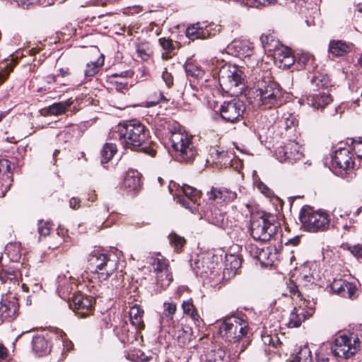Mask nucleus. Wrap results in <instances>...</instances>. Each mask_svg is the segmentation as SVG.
<instances>
[{
    "instance_id": "6e6d98bb",
    "label": "nucleus",
    "mask_w": 362,
    "mask_h": 362,
    "mask_svg": "<svg viewBox=\"0 0 362 362\" xmlns=\"http://www.w3.org/2000/svg\"><path fill=\"white\" fill-rule=\"evenodd\" d=\"M291 54H292L291 51L287 47H282L281 49H275V58L278 60H280V57L286 58Z\"/></svg>"
},
{
    "instance_id": "37998d69",
    "label": "nucleus",
    "mask_w": 362,
    "mask_h": 362,
    "mask_svg": "<svg viewBox=\"0 0 362 362\" xmlns=\"http://www.w3.org/2000/svg\"><path fill=\"white\" fill-rule=\"evenodd\" d=\"M70 100H67L65 103H56L50 105L48 108V112L51 115H61L65 112L66 110L71 105Z\"/></svg>"
},
{
    "instance_id": "412c9836",
    "label": "nucleus",
    "mask_w": 362,
    "mask_h": 362,
    "mask_svg": "<svg viewBox=\"0 0 362 362\" xmlns=\"http://www.w3.org/2000/svg\"><path fill=\"white\" fill-rule=\"evenodd\" d=\"M0 180L2 182L0 195L5 196L13 182L10 162L6 159H0Z\"/></svg>"
},
{
    "instance_id": "052dcab7",
    "label": "nucleus",
    "mask_w": 362,
    "mask_h": 362,
    "mask_svg": "<svg viewBox=\"0 0 362 362\" xmlns=\"http://www.w3.org/2000/svg\"><path fill=\"white\" fill-rule=\"evenodd\" d=\"M247 250L250 253V255L258 260L259 252H261V249L257 247L255 245H248Z\"/></svg>"
},
{
    "instance_id": "c9c22d12",
    "label": "nucleus",
    "mask_w": 362,
    "mask_h": 362,
    "mask_svg": "<svg viewBox=\"0 0 362 362\" xmlns=\"http://www.w3.org/2000/svg\"><path fill=\"white\" fill-rule=\"evenodd\" d=\"M182 308L185 315L189 316L194 322H199L200 317L192 299L184 300L182 303Z\"/></svg>"
},
{
    "instance_id": "2f4dec72",
    "label": "nucleus",
    "mask_w": 362,
    "mask_h": 362,
    "mask_svg": "<svg viewBox=\"0 0 362 362\" xmlns=\"http://www.w3.org/2000/svg\"><path fill=\"white\" fill-rule=\"evenodd\" d=\"M150 264L153 267V272L156 273V276L158 275L159 273H163L170 270L168 260L160 254L156 257H151Z\"/></svg>"
},
{
    "instance_id": "4c0bfd02",
    "label": "nucleus",
    "mask_w": 362,
    "mask_h": 362,
    "mask_svg": "<svg viewBox=\"0 0 362 362\" xmlns=\"http://www.w3.org/2000/svg\"><path fill=\"white\" fill-rule=\"evenodd\" d=\"M156 285L160 289H165L173 281V275L170 270L163 273H159L156 276Z\"/></svg>"
},
{
    "instance_id": "9d476101",
    "label": "nucleus",
    "mask_w": 362,
    "mask_h": 362,
    "mask_svg": "<svg viewBox=\"0 0 362 362\" xmlns=\"http://www.w3.org/2000/svg\"><path fill=\"white\" fill-rule=\"evenodd\" d=\"M360 344L358 336L354 333L341 334L334 339L331 349L334 356L347 359L356 354Z\"/></svg>"
},
{
    "instance_id": "c03bdc74",
    "label": "nucleus",
    "mask_w": 362,
    "mask_h": 362,
    "mask_svg": "<svg viewBox=\"0 0 362 362\" xmlns=\"http://www.w3.org/2000/svg\"><path fill=\"white\" fill-rule=\"evenodd\" d=\"M185 72L187 76H192L195 78H202L204 71L194 64H187L185 66Z\"/></svg>"
},
{
    "instance_id": "ea45409f",
    "label": "nucleus",
    "mask_w": 362,
    "mask_h": 362,
    "mask_svg": "<svg viewBox=\"0 0 362 362\" xmlns=\"http://www.w3.org/2000/svg\"><path fill=\"white\" fill-rule=\"evenodd\" d=\"M292 362H312L311 351L307 346L301 347Z\"/></svg>"
},
{
    "instance_id": "864d4df0",
    "label": "nucleus",
    "mask_w": 362,
    "mask_h": 362,
    "mask_svg": "<svg viewBox=\"0 0 362 362\" xmlns=\"http://www.w3.org/2000/svg\"><path fill=\"white\" fill-rule=\"evenodd\" d=\"M50 231L49 223L44 222L43 221H39L38 232L40 235L46 236L49 235Z\"/></svg>"
},
{
    "instance_id": "4be33fe9",
    "label": "nucleus",
    "mask_w": 362,
    "mask_h": 362,
    "mask_svg": "<svg viewBox=\"0 0 362 362\" xmlns=\"http://www.w3.org/2000/svg\"><path fill=\"white\" fill-rule=\"evenodd\" d=\"M211 27H204V23H197L187 27L186 35L192 40L195 39H206L216 35V33H211Z\"/></svg>"
},
{
    "instance_id": "72a5a7b5",
    "label": "nucleus",
    "mask_w": 362,
    "mask_h": 362,
    "mask_svg": "<svg viewBox=\"0 0 362 362\" xmlns=\"http://www.w3.org/2000/svg\"><path fill=\"white\" fill-rule=\"evenodd\" d=\"M311 85L314 92L328 91L327 87L329 85V81L326 76L317 75L311 80Z\"/></svg>"
},
{
    "instance_id": "2eb2a0df",
    "label": "nucleus",
    "mask_w": 362,
    "mask_h": 362,
    "mask_svg": "<svg viewBox=\"0 0 362 362\" xmlns=\"http://www.w3.org/2000/svg\"><path fill=\"white\" fill-rule=\"evenodd\" d=\"M228 54L245 58L250 57L253 53L252 44L247 40H234L225 49Z\"/></svg>"
},
{
    "instance_id": "a18cd8bd",
    "label": "nucleus",
    "mask_w": 362,
    "mask_h": 362,
    "mask_svg": "<svg viewBox=\"0 0 362 362\" xmlns=\"http://www.w3.org/2000/svg\"><path fill=\"white\" fill-rule=\"evenodd\" d=\"M170 243L175 247L176 250L181 248L185 243V240L183 237L177 235L175 233H171L169 236Z\"/></svg>"
},
{
    "instance_id": "7ed1b4c3",
    "label": "nucleus",
    "mask_w": 362,
    "mask_h": 362,
    "mask_svg": "<svg viewBox=\"0 0 362 362\" xmlns=\"http://www.w3.org/2000/svg\"><path fill=\"white\" fill-rule=\"evenodd\" d=\"M88 262L92 272L100 279L106 280L117 269L119 257L114 252L97 249L90 253Z\"/></svg>"
},
{
    "instance_id": "0eeeda50",
    "label": "nucleus",
    "mask_w": 362,
    "mask_h": 362,
    "mask_svg": "<svg viewBox=\"0 0 362 362\" xmlns=\"http://www.w3.org/2000/svg\"><path fill=\"white\" fill-rule=\"evenodd\" d=\"M299 220L305 230L313 233L326 230L330 224L327 212L315 211L308 206H304L300 211Z\"/></svg>"
},
{
    "instance_id": "e2e57ef3",
    "label": "nucleus",
    "mask_w": 362,
    "mask_h": 362,
    "mask_svg": "<svg viewBox=\"0 0 362 362\" xmlns=\"http://www.w3.org/2000/svg\"><path fill=\"white\" fill-rule=\"evenodd\" d=\"M81 199L76 197H72L69 200V206L73 209H78L81 206Z\"/></svg>"
},
{
    "instance_id": "f257e3e1",
    "label": "nucleus",
    "mask_w": 362,
    "mask_h": 362,
    "mask_svg": "<svg viewBox=\"0 0 362 362\" xmlns=\"http://www.w3.org/2000/svg\"><path fill=\"white\" fill-rule=\"evenodd\" d=\"M254 105L263 109L276 108L283 103L284 91L279 84L271 80L259 79L251 92Z\"/></svg>"
},
{
    "instance_id": "1a4fd4ad",
    "label": "nucleus",
    "mask_w": 362,
    "mask_h": 362,
    "mask_svg": "<svg viewBox=\"0 0 362 362\" xmlns=\"http://www.w3.org/2000/svg\"><path fill=\"white\" fill-rule=\"evenodd\" d=\"M279 225L273 216L263 215L252 217L250 221V231L252 238L257 241L266 242L276 235Z\"/></svg>"
},
{
    "instance_id": "bb28decb",
    "label": "nucleus",
    "mask_w": 362,
    "mask_h": 362,
    "mask_svg": "<svg viewBox=\"0 0 362 362\" xmlns=\"http://www.w3.org/2000/svg\"><path fill=\"white\" fill-rule=\"evenodd\" d=\"M201 361L202 362H230V356L221 348L208 351L202 355Z\"/></svg>"
},
{
    "instance_id": "49530a36",
    "label": "nucleus",
    "mask_w": 362,
    "mask_h": 362,
    "mask_svg": "<svg viewBox=\"0 0 362 362\" xmlns=\"http://www.w3.org/2000/svg\"><path fill=\"white\" fill-rule=\"evenodd\" d=\"M352 148L355 151L357 157L362 161V137L352 139L351 140ZM360 163V165H361Z\"/></svg>"
},
{
    "instance_id": "3c124183",
    "label": "nucleus",
    "mask_w": 362,
    "mask_h": 362,
    "mask_svg": "<svg viewBox=\"0 0 362 362\" xmlns=\"http://www.w3.org/2000/svg\"><path fill=\"white\" fill-rule=\"evenodd\" d=\"M245 4L249 6L258 8L260 6H268L274 4L276 0H244Z\"/></svg>"
},
{
    "instance_id": "c85d7f7f",
    "label": "nucleus",
    "mask_w": 362,
    "mask_h": 362,
    "mask_svg": "<svg viewBox=\"0 0 362 362\" xmlns=\"http://www.w3.org/2000/svg\"><path fill=\"white\" fill-rule=\"evenodd\" d=\"M277 259V250L274 247H267L261 249L259 252L258 260L266 267L272 266Z\"/></svg>"
},
{
    "instance_id": "603ef678",
    "label": "nucleus",
    "mask_w": 362,
    "mask_h": 362,
    "mask_svg": "<svg viewBox=\"0 0 362 362\" xmlns=\"http://www.w3.org/2000/svg\"><path fill=\"white\" fill-rule=\"evenodd\" d=\"M162 79L165 83V86L170 88L173 86L174 79L171 72H169L167 68H165L162 71L161 75Z\"/></svg>"
},
{
    "instance_id": "6ab92c4d",
    "label": "nucleus",
    "mask_w": 362,
    "mask_h": 362,
    "mask_svg": "<svg viewBox=\"0 0 362 362\" xmlns=\"http://www.w3.org/2000/svg\"><path fill=\"white\" fill-rule=\"evenodd\" d=\"M51 336L49 334L45 335L38 334L35 336L32 340V349L36 356H42L48 354L51 350Z\"/></svg>"
},
{
    "instance_id": "0e129e2a",
    "label": "nucleus",
    "mask_w": 362,
    "mask_h": 362,
    "mask_svg": "<svg viewBox=\"0 0 362 362\" xmlns=\"http://www.w3.org/2000/svg\"><path fill=\"white\" fill-rule=\"evenodd\" d=\"M351 253L357 258H362V245H357L351 250Z\"/></svg>"
},
{
    "instance_id": "a19ab883",
    "label": "nucleus",
    "mask_w": 362,
    "mask_h": 362,
    "mask_svg": "<svg viewBox=\"0 0 362 362\" xmlns=\"http://www.w3.org/2000/svg\"><path fill=\"white\" fill-rule=\"evenodd\" d=\"M177 343L181 347H188L192 341V332L191 329H181L178 331Z\"/></svg>"
},
{
    "instance_id": "680f3d73",
    "label": "nucleus",
    "mask_w": 362,
    "mask_h": 362,
    "mask_svg": "<svg viewBox=\"0 0 362 362\" xmlns=\"http://www.w3.org/2000/svg\"><path fill=\"white\" fill-rule=\"evenodd\" d=\"M264 344L268 343L269 345L276 347L279 344H280L279 339L277 337H269L267 336L264 339Z\"/></svg>"
},
{
    "instance_id": "9b49d317",
    "label": "nucleus",
    "mask_w": 362,
    "mask_h": 362,
    "mask_svg": "<svg viewBox=\"0 0 362 362\" xmlns=\"http://www.w3.org/2000/svg\"><path fill=\"white\" fill-rule=\"evenodd\" d=\"M301 146L295 141H290L283 146L277 148L275 156L280 162L293 163L300 160L303 156Z\"/></svg>"
},
{
    "instance_id": "39448f33",
    "label": "nucleus",
    "mask_w": 362,
    "mask_h": 362,
    "mask_svg": "<svg viewBox=\"0 0 362 362\" xmlns=\"http://www.w3.org/2000/svg\"><path fill=\"white\" fill-rule=\"evenodd\" d=\"M168 189L175 200L182 206L192 214L199 213L198 200L200 199V192L199 190L187 185L180 186L173 181L170 182Z\"/></svg>"
},
{
    "instance_id": "13d9d810",
    "label": "nucleus",
    "mask_w": 362,
    "mask_h": 362,
    "mask_svg": "<svg viewBox=\"0 0 362 362\" xmlns=\"http://www.w3.org/2000/svg\"><path fill=\"white\" fill-rule=\"evenodd\" d=\"M279 61L280 62L281 66H283L284 68H288L290 66L293 64L295 59L294 57L292 54H291L290 56H288L286 58L280 57V60Z\"/></svg>"
},
{
    "instance_id": "5fc2aeb1",
    "label": "nucleus",
    "mask_w": 362,
    "mask_h": 362,
    "mask_svg": "<svg viewBox=\"0 0 362 362\" xmlns=\"http://www.w3.org/2000/svg\"><path fill=\"white\" fill-rule=\"evenodd\" d=\"M59 337V341L62 344L64 349L66 351H69L73 347V344L71 341H69L64 333L61 332L58 336Z\"/></svg>"
},
{
    "instance_id": "de8ad7c7",
    "label": "nucleus",
    "mask_w": 362,
    "mask_h": 362,
    "mask_svg": "<svg viewBox=\"0 0 362 362\" xmlns=\"http://www.w3.org/2000/svg\"><path fill=\"white\" fill-rule=\"evenodd\" d=\"M13 60L14 57L12 56L11 62L6 63L4 67L1 68V70L0 71V83H3L6 79L8 74L12 71L14 65L11 64V62Z\"/></svg>"
},
{
    "instance_id": "cd10ccee",
    "label": "nucleus",
    "mask_w": 362,
    "mask_h": 362,
    "mask_svg": "<svg viewBox=\"0 0 362 362\" xmlns=\"http://www.w3.org/2000/svg\"><path fill=\"white\" fill-rule=\"evenodd\" d=\"M177 306L174 302L163 303V312L160 317V324L162 327H165L173 322Z\"/></svg>"
},
{
    "instance_id": "f03ea898",
    "label": "nucleus",
    "mask_w": 362,
    "mask_h": 362,
    "mask_svg": "<svg viewBox=\"0 0 362 362\" xmlns=\"http://www.w3.org/2000/svg\"><path fill=\"white\" fill-rule=\"evenodd\" d=\"M117 133L124 146L132 150H138L147 139L146 127L136 119L120 123Z\"/></svg>"
},
{
    "instance_id": "4d7b16f0",
    "label": "nucleus",
    "mask_w": 362,
    "mask_h": 362,
    "mask_svg": "<svg viewBox=\"0 0 362 362\" xmlns=\"http://www.w3.org/2000/svg\"><path fill=\"white\" fill-rule=\"evenodd\" d=\"M136 53L137 56L144 61H147L149 58L148 53L144 45H137Z\"/></svg>"
},
{
    "instance_id": "79ce46f5",
    "label": "nucleus",
    "mask_w": 362,
    "mask_h": 362,
    "mask_svg": "<svg viewBox=\"0 0 362 362\" xmlns=\"http://www.w3.org/2000/svg\"><path fill=\"white\" fill-rule=\"evenodd\" d=\"M103 62L104 58L102 56L101 59L99 58L97 62L88 63L84 71L86 77H92L96 74L99 71L100 66L103 64Z\"/></svg>"
},
{
    "instance_id": "c756f323",
    "label": "nucleus",
    "mask_w": 362,
    "mask_h": 362,
    "mask_svg": "<svg viewBox=\"0 0 362 362\" xmlns=\"http://www.w3.org/2000/svg\"><path fill=\"white\" fill-rule=\"evenodd\" d=\"M143 315L144 310L138 305H134L129 309L130 322L136 330L142 329L144 327Z\"/></svg>"
},
{
    "instance_id": "423d86ee",
    "label": "nucleus",
    "mask_w": 362,
    "mask_h": 362,
    "mask_svg": "<svg viewBox=\"0 0 362 362\" xmlns=\"http://www.w3.org/2000/svg\"><path fill=\"white\" fill-rule=\"evenodd\" d=\"M170 140L179 162L190 163L194 160L197 151L191 136L180 131H174L170 133Z\"/></svg>"
},
{
    "instance_id": "4468645a",
    "label": "nucleus",
    "mask_w": 362,
    "mask_h": 362,
    "mask_svg": "<svg viewBox=\"0 0 362 362\" xmlns=\"http://www.w3.org/2000/svg\"><path fill=\"white\" fill-rule=\"evenodd\" d=\"M69 307L81 318L90 315L93 310L92 300L82 293L74 294Z\"/></svg>"
},
{
    "instance_id": "f8f14e48",
    "label": "nucleus",
    "mask_w": 362,
    "mask_h": 362,
    "mask_svg": "<svg viewBox=\"0 0 362 362\" xmlns=\"http://www.w3.org/2000/svg\"><path fill=\"white\" fill-rule=\"evenodd\" d=\"M245 110V106L243 101L233 99L228 102H224L221 108V117L226 122H235L243 117Z\"/></svg>"
},
{
    "instance_id": "aec40b11",
    "label": "nucleus",
    "mask_w": 362,
    "mask_h": 362,
    "mask_svg": "<svg viewBox=\"0 0 362 362\" xmlns=\"http://www.w3.org/2000/svg\"><path fill=\"white\" fill-rule=\"evenodd\" d=\"M237 197L235 192L227 188L212 187L208 192L209 200L216 204L228 203L233 201Z\"/></svg>"
},
{
    "instance_id": "6e6552de",
    "label": "nucleus",
    "mask_w": 362,
    "mask_h": 362,
    "mask_svg": "<svg viewBox=\"0 0 362 362\" xmlns=\"http://www.w3.org/2000/svg\"><path fill=\"white\" fill-rule=\"evenodd\" d=\"M248 322L238 316L232 315L224 319L219 326L218 333L226 341L230 343L239 341L248 332Z\"/></svg>"
},
{
    "instance_id": "a878e982",
    "label": "nucleus",
    "mask_w": 362,
    "mask_h": 362,
    "mask_svg": "<svg viewBox=\"0 0 362 362\" xmlns=\"http://www.w3.org/2000/svg\"><path fill=\"white\" fill-rule=\"evenodd\" d=\"M351 44L343 40H332L329 42L328 52L332 57H344L350 52Z\"/></svg>"
},
{
    "instance_id": "338daca9",
    "label": "nucleus",
    "mask_w": 362,
    "mask_h": 362,
    "mask_svg": "<svg viewBox=\"0 0 362 362\" xmlns=\"http://www.w3.org/2000/svg\"><path fill=\"white\" fill-rule=\"evenodd\" d=\"M312 59V56L308 54H303L298 57V61L303 64H306Z\"/></svg>"
},
{
    "instance_id": "5701e85b",
    "label": "nucleus",
    "mask_w": 362,
    "mask_h": 362,
    "mask_svg": "<svg viewBox=\"0 0 362 362\" xmlns=\"http://www.w3.org/2000/svg\"><path fill=\"white\" fill-rule=\"evenodd\" d=\"M76 285V280L71 275L66 274L59 275L57 278V293L59 296L66 299L69 298V295L74 290Z\"/></svg>"
},
{
    "instance_id": "e433bc0d",
    "label": "nucleus",
    "mask_w": 362,
    "mask_h": 362,
    "mask_svg": "<svg viewBox=\"0 0 362 362\" xmlns=\"http://www.w3.org/2000/svg\"><path fill=\"white\" fill-rule=\"evenodd\" d=\"M158 42L160 45L165 50V52L162 53V58L163 59H168L171 58L172 56L175 54L173 52L175 47L172 40L165 37H161L158 40Z\"/></svg>"
},
{
    "instance_id": "f704fd0d",
    "label": "nucleus",
    "mask_w": 362,
    "mask_h": 362,
    "mask_svg": "<svg viewBox=\"0 0 362 362\" xmlns=\"http://www.w3.org/2000/svg\"><path fill=\"white\" fill-rule=\"evenodd\" d=\"M117 149L115 144L112 143L105 144L100 151L101 163L103 164L107 163L114 155L117 153Z\"/></svg>"
},
{
    "instance_id": "58836bf2",
    "label": "nucleus",
    "mask_w": 362,
    "mask_h": 362,
    "mask_svg": "<svg viewBox=\"0 0 362 362\" xmlns=\"http://www.w3.org/2000/svg\"><path fill=\"white\" fill-rule=\"evenodd\" d=\"M260 41L264 49L268 51L276 49L279 44L278 41L275 40V37L270 33L262 34Z\"/></svg>"
},
{
    "instance_id": "473e14b6",
    "label": "nucleus",
    "mask_w": 362,
    "mask_h": 362,
    "mask_svg": "<svg viewBox=\"0 0 362 362\" xmlns=\"http://www.w3.org/2000/svg\"><path fill=\"white\" fill-rule=\"evenodd\" d=\"M18 306L15 300L5 302L1 303L0 312L4 318L11 321L14 319L16 315Z\"/></svg>"
},
{
    "instance_id": "69168bd1",
    "label": "nucleus",
    "mask_w": 362,
    "mask_h": 362,
    "mask_svg": "<svg viewBox=\"0 0 362 362\" xmlns=\"http://www.w3.org/2000/svg\"><path fill=\"white\" fill-rule=\"evenodd\" d=\"M139 150L143 151L144 153L149 155L151 157H154L156 153V151L151 146H144L139 148Z\"/></svg>"
},
{
    "instance_id": "393cba45",
    "label": "nucleus",
    "mask_w": 362,
    "mask_h": 362,
    "mask_svg": "<svg viewBox=\"0 0 362 362\" xmlns=\"http://www.w3.org/2000/svg\"><path fill=\"white\" fill-rule=\"evenodd\" d=\"M332 99L328 91H320L309 94L306 97L308 105L315 109H322L332 102Z\"/></svg>"
},
{
    "instance_id": "a211bd4d",
    "label": "nucleus",
    "mask_w": 362,
    "mask_h": 362,
    "mask_svg": "<svg viewBox=\"0 0 362 362\" xmlns=\"http://www.w3.org/2000/svg\"><path fill=\"white\" fill-rule=\"evenodd\" d=\"M312 315V309L305 310L303 305H300L298 307H295L290 313L285 324L290 328L298 327L308 317Z\"/></svg>"
},
{
    "instance_id": "ddd939ff",
    "label": "nucleus",
    "mask_w": 362,
    "mask_h": 362,
    "mask_svg": "<svg viewBox=\"0 0 362 362\" xmlns=\"http://www.w3.org/2000/svg\"><path fill=\"white\" fill-rule=\"evenodd\" d=\"M332 164L333 168L336 170L338 168L339 173L342 174V171L348 173L351 171L354 162L352 160V157L349 149L345 148H339L335 151V153L332 159Z\"/></svg>"
},
{
    "instance_id": "774afa93",
    "label": "nucleus",
    "mask_w": 362,
    "mask_h": 362,
    "mask_svg": "<svg viewBox=\"0 0 362 362\" xmlns=\"http://www.w3.org/2000/svg\"><path fill=\"white\" fill-rule=\"evenodd\" d=\"M317 362H336L333 358H330L325 355H317Z\"/></svg>"
},
{
    "instance_id": "b1692460",
    "label": "nucleus",
    "mask_w": 362,
    "mask_h": 362,
    "mask_svg": "<svg viewBox=\"0 0 362 362\" xmlns=\"http://www.w3.org/2000/svg\"><path fill=\"white\" fill-rule=\"evenodd\" d=\"M204 216L210 223L217 227L223 229L231 227L228 218L226 217V213L221 209L216 207L211 209L210 211H206Z\"/></svg>"
},
{
    "instance_id": "7c9ffc66",
    "label": "nucleus",
    "mask_w": 362,
    "mask_h": 362,
    "mask_svg": "<svg viewBox=\"0 0 362 362\" xmlns=\"http://www.w3.org/2000/svg\"><path fill=\"white\" fill-rule=\"evenodd\" d=\"M141 184V178L137 171L130 170L127 173L124 179V187L129 191L136 190Z\"/></svg>"
},
{
    "instance_id": "8fccbe9b",
    "label": "nucleus",
    "mask_w": 362,
    "mask_h": 362,
    "mask_svg": "<svg viewBox=\"0 0 362 362\" xmlns=\"http://www.w3.org/2000/svg\"><path fill=\"white\" fill-rule=\"evenodd\" d=\"M151 358V356H146L140 350L134 351L131 356V359L134 362H147Z\"/></svg>"
},
{
    "instance_id": "dca6fc26",
    "label": "nucleus",
    "mask_w": 362,
    "mask_h": 362,
    "mask_svg": "<svg viewBox=\"0 0 362 362\" xmlns=\"http://www.w3.org/2000/svg\"><path fill=\"white\" fill-rule=\"evenodd\" d=\"M190 265L195 274L202 278H207L214 272V264L209 258L197 256L191 260Z\"/></svg>"
},
{
    "instance_id": "20e7f679",
    "label": "nucleus",
    "mask_w": 362,
    "mask_h": 362,
    "mask_svg": "<svg viewBox=\"0 0 362 362\" xmlns=\"http://www.w3.org/2000/svg\"><path fill=\"white\" fill-rule=\"evenodd\" d=\"M218 81L222 89L233 96L241 94L245 88L242 71L230 64H225L221 67Z\"/></svg>"
},
{
    "instance_id": "f3484780",
    "label": "nucleus",
    "mask_w": 362,
    "mask_h": 362,
    "mask_svg": "<svg viewBox=\"0 0 362 362\" xmlns=\"http://www.w3.org/2000/svg\"><path fill=\"white\" fill-rule=\"evenodd\" d=\"M333 293L346 298H354L356 292L354 284L339 279H334L330 285Z\"/></svg>"
},
{
    "instance_id": "09e8293b",
    "label": "nucleus",
    "mask_w": 362,
    "mask_h": 362,
    "mask_svg": "<svg viewBox=\"0 0 362 362\" xmlns=\"http://www.w3.org/2000/svg\"><path fill=\"white\" fill-rule=\"evenodd\" d=\"M17 3L18 5H21L23 8H28V7L31 5H48L49 4V1L47 0H17Z\"/></svg>"
},
{
    "instance_id": "bf43d9fd",
    "label": "nucleus",
    "mask_w": 362,
    "mask_h": 362,
    "mask_svg": "<svg viewBox=\"0 0 362 362\" xmlns=\"http://www.w3.org/2000/svg\"><path fill=\"white\" fill-rule=\"evenodd\" d=\"M284 122L285 124V128L289 129L296 125V119L293 115H288V117L284 118Z\"/></svg>"
}]
</instances>
